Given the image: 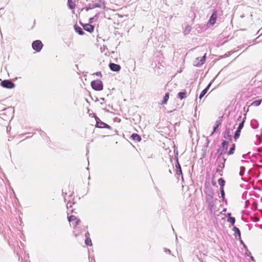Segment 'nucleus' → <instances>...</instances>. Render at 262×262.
Masks as SVG:
<instances>
[{"mask_svg": "<svg viewBox=\"0 0 262 262\" xmlns=\"http://www.w3.org/2000/svg\"><path fill=\"white\" fill-rule=\"evenodd\" d=\"M224 138L227 139L229 140L230 141L231 140L232 138H231V135H230V130L229 129L226 130L225 134L224 135Z\"/></svg>", "mask_w": 262, "mask_h": 262, "instance_id": "18", "label": "nucleus"}, {"mask_svg": "<svg viewBox=\"0 0 262 262\" xmlns=\"http://www.w3.org/2000/svg\"><path fill=\"white\" fill-rule=\"evenodd\" d=\"M83 29L89 32H92L94 31V26L91 24H85L83 26Z\"/></svg>", "mask_w": 262, "mask_h": 262, "instance_id": "10", "label": "nucleus"}, {"mask_svg": "<svg viewBox=\"0 0 262 262\" xmlns=\"http://www.w3.org/2000/svg\"><path fill=\"white\" fill-rule=\"evenodd\" d=\"M68 5L71 9H74L76 7L75 3L72 0H68Z\"/></svg>", "mask_w": 262, "mask_h": 262, "instance_id": "14", "label": "nucleus"}, {"mask_svg": "<svg viewBox=\"0 0 262 262\" xmlns=\"http://www.w3.org/2000/svg\"><path fill=\"white\" fill-rule=\"evenodd\" d=\"M131 138L133 141L136 142H140L141 140V137L138 134L136 133L133 134L132 135Z\"/></svg>", "mask_w": 262, "mask_h": 262, "instance_id": "11", "label": "nucleus"}, {"mask_svg": "<svg viewBox=\"0 0 262 262\" xmlns=\"http://www.w3.org/2000/svg\"><path fill=\"white\" fill-rule=\"evenodd\" d=\"M62 193L65 197L71 196L74 193L73 188L69 186H66L63 188Z\"/></svg>", "mask_w": 262, "mask_h": 262, "instance_id": "4", "label": "nucleus"}, {"mask_svg": "<svg viewBox=\"0 0 262 262\" xmlns=\"http://www.w3.org/2000/svg\"><path fill=\"white\" fill-rule=\"evenodd\" d=\"M241 132L239 129H237L235 133L234 138L235 140H236L240 136Z\"/></svg>", "mask_w": 262, "mask_h": 262, "instance_id": "22", "label": "nucleus"}, {"mask_svg": "<svg viewBox=\"0 0 262 262\" xmlns=\"http://www.w3.org/2000/svg\"><path fill=\"white\" fill-rule=\"evenodd\" d=\"M228 142L226 141H224L222 143V146L223 147H226L227 148V145H228Z\"/></svg>", "mask_w": 262, "mask_h": 262, "instance_id": "28", "label": "nucleus"}, {"mask_svg": "<svg viewBox=\"0 0 262 262\" xmlns=\"http://www.w3.org/2000/svg\"><path fill=\"white\" fill-rule=\"evenodd\" d=\"M32 48L37 52H39L41 51L43 47V44L42 42L39 40H36L33 42Z\"/></svg>", "mask_w": 262, "mask_h": 262, "instance_id": "3", "label": "nucleus"}, {"mask_svg": "<svg viewBox=\"0 0 262 262\" xmlns=\"http://www.w3.org/2000/svg\"><path fill=\"white\" fill-rule=\"evenodd\" d=\"M85 237L87 238V237H89V236H90V234L88 232H87L85 234Z\"/></svg>", "mask_w": 262, "mask_h": 262, "instance_id": "30", "label": "nucleus"}, {"mask_svg": "<svg viewBox=\"0 0 262 262\" xmlns=\"http://www.w3.org/2000/svg\"><path fill=\"white\" fill-rule=\"evenodd\" d=\"M169 93H166L163 98V100L162 102V104H165L169 99Z\"/></svg>", "mask_w": 262, "mask_h": 262, "instance_id": "19", "label": "nucleus"}, {"mask_svg": "<svg viewBox=\"0 0 262 262\" xmlns=\"http://www.w3.org/2000/svg\"><path fill=\"white\" fill-rule=\"evenodd\" d=\"M246 119V117L244 118V120L242 121L241 123H239L237 129H239L241 130V129L243 128L244 126V124L245 122V119Z\"/></svg>", "mask_w": 262, "mask_h": 262, "instance_id": "26", "label": "nucleus"}, {"mask_svg": "<svg viewBox=\"0 0 262 262\" xmlns=\"http://www.w3.org/2000/svg\"><path fill=\"white\" fill-rule=\"evenodd\" d=\"M218 183L221 186V188H223L225 184V181L223 178H220L218 180Z\"/></svg>", "mask_w": 262, "mask_h": 262, "instance_id": "21", "label": "nucleus"}, {"mask_svg": "<svg viewBox=\"0 0 262 262\" xmlns=\"http://www.w3.org/2000/svg\"><path fill=\"white\" fill-rule=\"evenodd\" d=\"M85 244L88 246H92V241L90 237L86 238V239L85 240Z\"/></svg>", "mask_w": 262, "mask_h": 262, "instance_id": "25", "label": "nucleus"}, {"mask_svg": "<svg viewBox=\"0 0 262 262\" xmlns=\"http://www.w3.org/2000/svg\"><path fill=\"white\" fill-rule=\"evenodd\" d=\"M68 220L71 226H72L74 230L77 227L81 221L74 215L68 216Z\"/></svg>", "mask_w": 262, "mask_h": 262, "instance_id": "1", "label": "nucleus"}, {"mask_svg": "<svg viewBox=\"0 0 262 262\" xmlns=\"http://www.w3.org/2000/svg\"><path fill=\"white\" fill-rule=\"evenodd\" d=\"M95 120L96 121V126L99 128H105V127H109V126L105 123L103 122L100 120V119L97 117L96 116H95Z\"/></svg>", "mask_w": 262, "mask_h": 262, "instance_id": "7", "label": "nucleus"}, {"mask_svg": "<svg viewBox=\"0 0 262 262\" xmlns=\"http://www.w3.org/2000/svg\"><path fill=\"white\" fill-rule=\"evenodd\" d=\"M109 67L112 71L114 72H118L121 69V67L119 64L114 63H110Z\"/></svg>", "mask_w": 262, "mask_h": 262, "instance_id": "9", "label": "nucleus"}, {"mask_svg": "<svg viewBox=\"0 0 262 262\" xmlns=\"http://www.w3.org/2000/svg\"><path fill=\"white\" fill-rule=\"evenodd\" d=\"M96 75L99 76V75H101V73H100V72H99V73L97 72V73H96Z\"/></svg>", "mask_w": 262, "mask_h": 262, "instance_id": "31", "label": "nucleus"}, {"mask_svg": "<svg viewBox=\"0 0 262 262\" xmlns=\"http://www.w3.org/2000/svg\"><path fill=\"white\" fill-rule=\"evenodd\" d=\"M210 85V84H209L204 90L202 91L199 96L200 99H202V98L206 94Z\"/></svg>", "mask_w": 262, "mask_h": 262, "instance_id": "15", "label": "nucleus"}, {"mask_svg": "<svg viewBox=\"0 0 262 262\" xmlns=\"http://www.w3.org/2000/svg\"><path fill=\"white\" fill-rule=\"evenodd\" d=\"M176 174L177 175H182V170H181V166L179 164V163L178 162V161H177V164L176 165Z\"/></svg>", "mask_w": 262, "mask_h": 262, "instance_id": "12", "label": "nucleus"}, {"mask_svg": "<svg viewBox=\"0 0 262 262\" xmlns=\"http://www.w3.org/2000/svg\"><path fill=\"white\" fill-rule=\"evenodd\" d=\"M233 230L234 231L235 234H237L238 235V236L239 237H241V232H240V231H239V229L238 228H237L236 227L234 226L233 228Z\"/></svg>", "mask_w": 262, "mask_h": 262, "instance_id": "24", "label": "nucleus"}, {"mask_svg": "<svg viewBox=\"0 0 262 262\" xmlns=\"http://www.w3.org/2000/svg\"><path fill=\"white\" fill-rule=\"evenodd\" d=\"M261 101V100L254 101V102H252V105L255 106H257L260 105Z\"/></svg>", "mask_w": 262, "mask_h": 262, "instance_id": "27", "label": "nucleus"}, {"mask_svg": "<svg viewBox=\"0 0 262 262\" xmlns=\"http://www.w3.org/2000/svg\"><path fill=\"white\" fill-rule=\"evenodd\" d=\"M199 59V58H197L196 60H198Z\"/></svg>", "mask_w": 262, "mask_h": 262, "instance_id": "32", "label": "nucleus"}, {"mask_svg": "<svg viewBox=\"0 0 262 262\" xmlns=\"http://www.w3.org/2000/svg\"><path fill=\"white\" fill-rule=\"evenodd\" d=\"M222 118L223 117H220L219 118L218 120L215 121L213 126V131L211 133L210 135V136L213 135L216 132V130L217 128L219 127V126L221 125L223 121Z\"/></svg>", "mask_w": 262, "mask_h": 262, "instance_id": "6", "label": "nucleus"}, {"mask_svg": "<svg viewBox=\"0 0 262 262\" xmlns=\"http://www.w3.org/2000/svg\"><path fill=\"white\" fill-rule=\"evenodd\" d=\"M1 85L7 89H12L14 88L15 84L9 80H5L1 82Z\"/></svg>", "mask_w": 262, "mask_h": 262, "instance_id": "5", "label": "nucleus"}, {"mask_svg": "<svg viewBox=\"0 0 262 262\" xmlns=\"http://www.w3.org/2000/svg\"><path fill=\"white\" fill-rule=\"evenodd\" d=\"M74 29L75 31L77 33H78L79 35H82L84 34L82 29L81 27L78 26L77 25H75Z\"/></svg>", "mask_w": 262, "mask_h": 262, "instance_id": "13", "label": "nucleus"}, {"mask_svg": "<svg viewBox=\"0 0 262 262\" xmlns=\"http://www.w3.org/2000/svg\"><path fill=\"white\" fill-rule=\"evenodd\" d=\"M220 191H221V193L222 196L223 198H224V195H225V192H224V188H220Z\"/></svg>", "mask_w": 262, "mask_h": 262, "instance_id": "29", "label": "nucleus"}, {"mask_svg": "<svg viewBox=\"0 0 262 262\" xmlns=\"http://www.w3.org/2000/svg\"><path fill=\"white\" fill-rule=\"evenodd\" d=\"M230 215H231V213H230L228 214V215L229 216V217L227 219V221L229 223H231L233 225L235 223V219L233 217L230 216Z\"/></svg>", "mask_w": 262, "mask_h": 262, "instance_id": "17", "label": "nucleus"}, {"mask_svg": "<svg viewBox=\"0 0 262 262\" xmlns=\"http://www.w3.org/2000/svg\"><path fill=\"white\" fill-rule=\"evenodd\" d=\"M91 86L96 91H101L103 89V84L100 80H96L92 81Z\"/></svg>", "mask_w": 262, "mask_h": 262, "instance_id": "2", "label": "nucleus"}, {"mask_svg": "<svg viewBox=\"0 0 262 262\" xmlns=\"http://www.w3.org/2000/svg\"><path fill=\"white\" fill-rule=\"evenodd\" d=\"M205 59H206V54H205L203 57H201L200 61L196 63V66H199L202 65L204 63V62L205 61Z\"/></svg>", "mask_w": 262, "mask_h": 262, "instance_id": "16", "label": "nucleus"}, {"mask_svg": "<svg viewBox=\"0 0 262 262\" xmlns=\"http://www.w3.org/2000/svg\"><path fill=\"white\" fill-rule=\"evenodd\" d=\"M235 145L234 144H232V147L230 148L228 151V155H232L234 153L235 150Z\"/></svg>", "mask_w": 262, "mask_h": 262, "instance_id": "23", "label": "nucleus"}, {"mask_svg": "<svg viewBox=\"0 0 262 262\" xmlns=\"http://www.w3.org/2000/svg\"><path fill=\"white\" fill-rule=\"evenodd\" d=\"M178 96L180 99H183L186 98V93L185 92H181L178 93Z\"/></svg>", "mask_w": 262, "mask_h": 262, "instance_id": "20", "label": "nucleus"}, {"mask_svg": "<svg viewBox=\"0 0 262 262\" xmlns=\"http://www.w3.org/2000/svg\"><path fill=\"white\" fill-rule=\"evenodd\" d=\"M216 18H217V11H215L213 12V13L211 15V16L209 20V23L210 24V25H213L216 21Z\"/></svg>", "mask_w": 262, "mask_h": 262, "instance_id": "8", "label": "nucleus"}]
</instances>
